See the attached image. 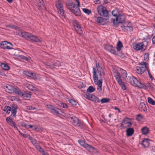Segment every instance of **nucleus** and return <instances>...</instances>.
I'll use <instances>...</instances> for the list:
<instances>
[{"instance_id":"f257e3e1","label":"nucleus","mask_w":155,"mask_h":155,"mask_svg":"<svg viewBox=\"0 0 155 155\" xmlns=\"http://www.w3.org/2000/svg\"><path fill=\"white\" fill-rule=\"evenodd\" d=\"M93 79L94 82L97 85V90L100 92H102V80L101 76L104 74V70L99 65V63L96 64V68H93Z\"/></svg>"},{"instance_id":"f03ea898","label":"nucleus","mask_w":155,"mask_h":155,"mask_svg":"<svg viewBox=\"0 0 155 155\" xmlns=\"http://www.w3.org/2000/svg\"><path fill=\"white\" fill-rule=\"evenodd\" d=\"M77 2V4L75 5V4L71 1H68L66 2V6L71 12L76 16L81 15V11L79 8L80 6V2L79 0H74Z\"/></svg>"},{"instance_id":"7ed1b4c3","label":"nucleus","mask_w":155,"mask_h":155,"mask_svg":"<svg viewBox=\"0 0 155 155\" xmlns=\"http://www.w3.org/2000/svg\"><path fill=\"white\" fill-rule=\"evenodd\" d=\"M17 34L20 37L25 38L32 42H40L41 41L40 39L37 36L25 32L19 31H18Z\"/></svg>"},{"instance_id":"20e7f679","label":"nucleus","mask_w":155,"mask_h":155,"mask_svg":"<svg viewBox=\"0 0 155 155\" xmlns=\"http://www.w3.org/2000/svg\"><path fill=\"white\" fill-rule=\"evenodd\" d=\"M55 6L58 10V14L60 17L63 18L65 17L62 0H57L55 2Z\"/></svg>"},{"instance_id":"39448f33","label":"nucleus","mask_w":155,"mask_h":155,"mask_svg":"<svg viewBox=\"0 0 155 155\" xmlns=\"http://www.w3.org/2000/svg\"><path fill=\"white\" fill-rule=\"evenodd\" d=\"M129 82L132 85L134 86H137L140 88H146V87H145L143 83H141L133 76L132 75L130 77L129 76Z\"/></svg>"},{"instance_id":"423d86ee","label":"nucleus","mask_w":155,"mask_h":155,"mask_svg":"<svg viewBox=\"0 0 155 155\" xmlns=\"http://www.w3.org/2000/svg\"><path fill=\"white\" fill-rule=\"evenodd\" d=\"M112 15L115 17V19H113V22L115 25H117L120 23L122 22L123 20H121L123 16L121 15L117 9H115L112 12Z\"/></svg>"},{"instance_id":"0eeeda50","label":"nucleus","mask_w":155,"mask_h":155,"mask_svg":"<svg viewBox=\"0 0 155 155\" xmlns=\"http://www.w3.org/2000/svg\"><path fill=\"white\" fill-rule=\"evenodd\" d=\"M66 116L69 119L74 125L78 127L80 126L81 122L78 118L74 116L71 113L67 114Z\"/></svg>"},{"instance_id":"6e6552de","label":"nucleus","mask_w":155,"mask_h":155,"mask_svg":"<svg viewBox=\"0 0 155 155\" xmlns=\"http://www.w3.org/2000/svg\"><path fill=\"white\" fill-rule=\"evenodd\" d=\"M114 75L118 83L121 87L122 89L123 90H126V88L125 85L124 83L121 81L120 74L117 70H114Z\"/></svg>"},{"instance_id":"1a4fd4ad","label":"nucleus","mask_w":155,"mask_h":155,"mask_svg":"<svg viewBox=\"0 0 155 155\" xmlns=\"http://www.w3.org/2000/svg\"><path fill=\"white\" fill-rule=\"evenodd\" d=\"M78 142L81 146L85 148L90 152L94 150H96V149L94 147H93L90 145L86 143L85 142L82 140H79Z\"/></svg>"},{"instance_id":"9d476101","label":"nucleus","mask_w":155,"mask_h":155,"mask_svg":"<svg viewBox=\"0 0 155 155\" xmlns=\"http://www.w3.org/2000/svg\"><path fill=\"white\" fill-rule=\"evenodd\" d=\"M97 10L98 13L101 16L107 17L108 15V12L101 5H99L97 7Z\"/></svg>"},{"instance_id":"9b49d317","label":"nucleus","mask_w":155,"mask_h":155,"mask_svg":"<svg viewBox=\"0 0 155 155\" xmlns=\"http://www.w3.org/2000/svg\"><path fill=\"white\" fill-rule=\"evenodd\" d=\"M133 47L134 49L137 51H144L146 49V47L143 42L134 44H133Z\"/></svg>"},{"instance_id":"f8f14e48","label":"nucleus","mask_w":155,"mask_h":155,"mask_svg":"<svg viewBox=\"0 0 155 155\" xmlns=\"http://www.w3.org/2000/svg\"><path fill=\"white\" fill-rule=\"evenodd\" d=\"M131 125V119L127 118H125L121 123V126L124 129L130 127Z\"/></svg>"},{"instance_id":"ddd939ff","label":"nucleus","mask_w":155,"mask_h":155,"mask_svg":"<svg viewBox=\"0 0 155 155\" xmlns=\"http://www.w3.org/2000/svg\"><path fill=\"white\" fill-rule=\"evenodd\" d=\"M84 96L86 98L91 101L97 102H100L99 98L92 94H87L84 95Z\"/></svg>"},{"instance_id":"4468645a","label":"nucleus","mask_w":155,"mask_h":155,"mask_svg":"<svg viewBox=\"0 0 155 155\" xmlns=\"http://www.w3.org/2000/svg\"><path fill=\"white\" fill-rule=\"evenodd\" d=\"M0 45L2 48L3 49H11L13 48V45L7 41H3L0 43Z\"/></svg>"},{"instance_id":"2eb2a0df","label":"nucleus","mask_w":155,"mask_h":155,"mask_svg":"<svg viewBox=\"0 0 155 155\" xmlns=\"http://www.w3.org/2000/svg\"><path fill=\"white\" fill-rule=\"evenodd\" d=\"M73 25L77 33L80 35H81L82 34L83 31L81 28L80 25L76 21L74 22Z\"/></svg>"},{"instance_id":"dca6fc26","label":"nucleus","mask_w":155,"mask_h":155,"mask_svg":"<svg viewBox=\"0 0 155 155\" xmlns=\"http://www.w3.org/2000/svg\"><path fill=\"white\" fill-rule=\"evenodd\" d=\"M45 64L47 66L48 68L53 69L54 68V66L59 67L61 65L60 62L58 61H57L54 64H50L49 63H46Z\"/></svg>"},{"instance_id":"f3484780","label":"nucleus","mask_w":155,"mask_h":155,"mask_svg":"<svg viewBox=\"0 0 155 155\" xmlns=\"http://www.w3.org/2000/svg\"><path fill=\"white\" fill-rule=\"evenodd\" d=\"M15 87H13L8 84L6 85L5 86L4 88L7 92L12 93L14 92Z\"/></svg>"},{"instance_id":"a211bd4d","label":"nucleus","mask_w":155,"mask_h":155,"mask_svg":"<svg viewBox=\"0 0 155 155\" xmlns=\"http://www.w3.org/2000/svg\"><path fill=\"white\" fill-rule=\"evenodd\" d=\"M104 48L106 50L113 54H115V48L112 45H107L105 46Z\"/></svg>"},{"instance_id":"6ab92c4d","label":"nucleus","mask_w":155,"mask_h":155,"mask_svg":"<svg viewBox=\"0 0 155 155\" xmlns=\"http://www.w3.org/2000/svg\"><path fill=\"white\" fill-rule=\"evenodd\" d=\"M146 70L147 71L146 68L143 67H137L135 70L136 72L139 74H142Z\"/></svg>"},{"instance_id":"aec40b11","label":"nucleus","mask_w":155,"mask_h":155,"mask_svg":"<svg viewBox=\"0 0 155 155\" xmlns=\"http://www.w3.org/2000/svg\"><path fill=\"white\" fill-rule=\"evenodd\" d=\"M13 119L7 117L6 118V121L11 126L16 128L17 130H18L16 127V124L12 120Z\"/></svg>"},{"instance_id":"412c9836","label":"nucleus","mask_w":155,"mask_h":155,"mask_svg":"<svg viewBox=\"0 0 155 155\" xmlns=\"http://www.w3.org/2000/svg\"><path fill=\"white\" fill-rule=\"evenodd\" d=\"M36 3L39 9H43L45 8V6L44 5V2L43 0H35Z\"/></svg>"},{"instance_id":"4be33fe9","label":"nucleus","mask_w":155,"mask_h":155,"mask_svg":"<svg viewBox=\"0 0 155 155\" xmlns=\"http://www.w3.org/2000/svg\"><path fill=\"white\" fill-rule=\"evenodd\" d=\"M141 144L144 148L148 147L150 144L149 139L147 138L144 139L143 140Z\"/></svg>"},{"instance_id":"5701e85b","label":"nucleus","mask_w":155,"mask_h":155,"mask_svg":"<svg viewBox=\"0 0 155 155\" xmlns=\"http://www.w3.org/2000/svg\"><path fill=\"white\" fill-rule=\"evenodd\" d=\"M35 147L36 149L38 150L42 155H49L48 153L45 151H44L43 149L41 148L39 146H37L35 145Z\"/></svg>"},{"instance_id":"b1692460","label":"nucleus","mask_w":155,"mask_h":155,"mask_svg":"<svg viewBox=\"0 0 155 155\" xmlns=\"http://www.w3.org/2000/svg\"><path fill=\"white\" fill-rule=\"evenodd\" d=\"M17 109V107H13L11 111L12 112V114L9 117H8V118H10L12 119H13L14 117H15L16 114Z\"/></svg>"},{"instance_id":"393cba45","label":"nucleus","mask_w":155,"mask_h":155,"mask_svg":"<svg viewBox=\"0 0 155 155\" xmlns=\"http://www.w3.org/2000/svg\"><path fill=\"white\" fill-rule=\"evenodd\" d=\"M23 74L28 77H32L34 79L36 78V77H35L34 75L35 74L32 72L28 71H24L23 72Z\"/></svg>"},{"instance_id":"a878e982","label":"nucleus","mask_w":155,"mask_h":155,"mask_svg":"<svg viewBox=\"0 0 155 155\" xmlns=\"http://www.w3.org/2000/svg\"><path fill=\"white\" fill-rule=\"evenodd\" d=\"M127 135L128 137L131 136L134 133V130L133 128H129L126 130Z\"/></svg>"},{"instance_id":"bb28decb","label":"nucleus","mask_w":155,"mask_h":155,"mask_svg":"<svg viewBox=\"0 0 155 155\" xmlns=\"http://www.w3.org/2000/svg\"><path fill=\"white\" fill-rule=\"evenodd\" d=\"M122 27L123 29L127 31L131 32L133 30V27L130 25H128L127 26L124 25Z\"/></svg>"},{"instance_id":"cd10ccee","label":"nucleus","mask_w":155,"mask_h":155,"mask_svg":"<svg viewBox=\"0 0 155 155\" xmlns=\"http://www.w3.org/2000/svg\"><path fill=\"white\" fill-rule=\"evenodd\" d=\"M141 131L143 134L147 135L149 132V130L147 127H144L141 129Z\"/></svg>"},{"instance_id":"c85d7f7f","label":"nucleus","mask_w":155,"mask_h":155,"mask_svg":"<svg viewBox=\"0 0 155 155\" xmlns=\"http://www.w3.org/2000/svg\"><path fill=\"white\" fill-rule=\"evenodd\" d=\"M13 93L18 94L19 96H22L23 95V93L17 87H15Z\"/></svg>"},{"instance_id":"c756f323","label":"nucleus","mask_w":155,"mask_h":155,"mask_svg":"<svg viewBox=\"0 0 155 155\" xmlns=\"http://www.w3.org/2000/svg\"><path fill=\"white\" fill-rule=\"evenodd\" d=\"M139 109L141 111H145L146 110L145 104L144 103H141L139 106Z\"/></svg>"},{"instance_id":"7c9ffc66","label":"nucleus","mask_w":155,"mask_h":155,"mask_svg":"<svg viewBox=\"0 0 155 155\" xmlns=\"http://www.w3.org/2000/svg\"><path fill=\"white\" fill-rule=\"evenodd\" d=\"M31 94L30 92L25 94L23 93V95L21 97L25 99H28L31 97Z\"/></svg>"},{"instance_id":"2f4dec72","label":"nucleus","mask_w":155,"mask_h":155,"mask_svg":"<svg viewBox=\"0 0 155 155\" xmlns=\"http://www.w3.org/2000/svg\"><path fill=\"white\" fill-rule=\"evenodd\" d=\"M95 20L97 22L103 25L104 24L103 22L105 19L101 17H97L95 18Z\"/></svg>"},{"instance_id":"473e14b6","label":"nucleus","mask_w":155,"mask_h":155,"mask_svg":"<svg viewBox=\"0 0 155 155\" xmlns=\"http://www.w3.org/2000/svg\"><path fill=\"white\" fill-rule=\"evenodd\" d=\"M2 110L6 112L7 114H9L11 110L12 109L10 107L7 106L5 107Z\"/></svg>"},{"instance_id":"72a5a7b5","label":"nucleus","mask_w":155,"mask_h":155,"mask_svg":"<svg viewBox=\"0 0 155 155\" xmlns=\"http://www.w3.org/2000/svg\"><path fill=\"white\" fill-rule=\"evenodd\" d=\"M123 47V45L120 41H119L117 45V49L118 51H119Z\"/></svg>"},{"instance_id":"f704fd0d","label":"nucleus","mask_w":155,"mask_h":155,"mask_svg":"<svg viewBox=\"0 0 155 155\" xmlns=\"http://www.w3.org/2000/svg\"><path fill=\"white\" fill-rule=\"evenodd\" d=\"M29 139L31 141V142L32 143L35 145H35H36L37 146H39L37 143V141L35 139H33L32 137L29 136L28 137Z\"/></svg>"},{"instance_id":"c9c22d12","label":"nucleus","mask_w":155,"mask_h":155,"mask_svg":"<svg viewBox=\"0 0 155 155\" xmlns=\"http://www.w3.org/2000/svg\"><path fill=\"white\" fill-rule=\"evenodd\" d=\"M1 68L5 70H8L9 69V67L6 64L2 63L1 64Z\"/></svg>"},{"instance_id":"e433bc0d","label":"nucleus","mask_w":155,"mask_h":155,"mask_svg":"<svg viewBox=\"0 0 155 155\" xmlns=\"http://www.w3.org/2000/svg\"><path fill=\"white\" fill-rule=\"evenodd\" d=\"M61 112V110L59 109H55V107L51 112L52 113L56 115H59L60 114V113Z\"/></svg>"},{"instance_id":"4c0bfd02","label":"nucleus","mask_w":155,"mask_h":155,"mask_svg":"<svg viewBox=\"0 0 155 155\" xmlns=\"http://www.w3.org/2000/svg\"><path fill=\"white\" fill-rule=\"evenodd\" d=\"M139 65H141V67H145L146 68L147 70H148V67L147 66V64L144 62H140L139 63Z\"/></svg>"},{"instance_id":"58836bf2","label":"nucleus","mask_w":155,"mask_h":155,"mask_svg":"<svg viewBox=\"0 0 155 155\" xmlns=\"http://www.w3.org/2000/svg\"><path fill=\"white\" fill-rule=\"evenodd\" d=\"M147 101L148 102L152 105H155V101L150 97L147 98Z\"/></svg>"},{"instance_id":"ea45409f","label":"nucleus","mask_w":155,"mask_h":155,"mask_svg":"<svg viewBox=\"0 0 155 155\" xmlns=\"http://www.w3.org/2000/svg\"><path fill=\"white\" fill-rule=\"evenodd\" d=\"M6 27L12 29H14L16 30L18 28V27L15 26L14 25L11 24L6 25Z\"/></svg>"},{"instance_id":"a19ab883","label":"nucleus","mask_w":155,"mask_h":155,"mask_svg":"<svg viewBox=\"0 0 155 155\" xmlns=\"http://www.w3.org/2000/svg\"><path fill=\"white\" fill-rule=\"evenodd\" d=\"M95 88L92 86H90L87 89V91L88 92L91 93L94 92L95 90Z\"/></svg>"},{"instance_id":"79ce46f5","label":"nucleus","mask_w":155,"mask_h":155,"mask_svg":"<svg viewBox=\"0 0 155 155\" xmlns=\"http://www.w3.org/2000/svg\"><path fill=\"white\" fill-rule=\"evenodd\" d=\"M82 10L84 13L87 14V15H89L91 13V10L88 9L83 8L82 9Z\"/></svg>"},{"instance_id":"37998d69","label":"nucleus","mask_w":155,"mask_h":155,"mask_svg":"<svg viewBox=\"0 0 155 155\" xmlns=\"http://www.w3.org/2000/svg\"><path fill=\"white\" fill-rule=\"evenodd\" d=\"M68 101L70 103L73 105L75 106L77 104V102L72 99H69Z\"/></svg>"},{"instance_id":"c03bdc74","label":"nucleus","mask_w":155,"mask_h":155,"mask_svg":"<svg viewBox=\"0 0 155 155\" xmlns=\"http://www.w3.org/2000/svg\"><path fill=\"white\" fill-rule=\"evenodd\" d=\"M47 107L49 109L50 111L51 112L53 110L55 107L53 106L50 104H48L47 105Z\"/></svg>"},{"instance_id":"a18cd8bd","label":"nucleus","mask_w":155,"mask_h":155,"mask_svg":"<svg viewBox=\"0 0 155 155\" xmlns=\"http://www.w3.org/2000/svg\"><path fill=\"white\" fill-rule=\"evenodd\" d=\"M122 76L123 78H126L127 77V74L126 71L123 69H122Z\"/></svg>"},{"instance_id":"49530a36","label":"nucleus","mask_w":155,"mask_h":155,"mask_svg":"<svg viewBox=\"0 0 155 155\" xmlns=\"http://www.w3.org/2000/svg\"><path fill=\"white\" fill-rule=\"evenodd\" d=\"M109 101V99L107 98H103L101 100V102L102 103H104L108 102Z\"/></svg>"},{"instance_id":"de8ad7c7","label":"nucleus","mask_w":155,"mask_h":155,"mask_svg":"<svg viewBox=\"0 0 155 155\" xmlns=\"http://www.w3.org/2000/svg\"><path fill=\"white\" fill-rule=\"evenodd\" d=\"M143 117L141 115L139 114L137 116L136 119L138 121H141L143 119Z\"/></svg>"},{"instance_id":"09e8293b","label":"nucleus","mask_w":155,"mask_h":155,"mask_svg":"<svg viewBox=\"0 0 155 155\" xmlns=\"http://www.w3.org/2000/svg\"><path fill=\"white\" fill-rule=\"evenodd\" d=\"M20 56L21 57V58L22 59H24L28 61H30V58H28L24 56Z\"/></svg>"},{"instance_id":"8fccbe9b","label":"nucleus","mask_w":155,"mask_h":155,"mask_svg":"<svg viewBox=\"0 0 155 155\" xmlns=\"http://www.w3.org/2000/svg\"><path fill=\"white\" fill-rule=\"evenodd\" d=\"M19 132V133L20 134H21L22 136H23V137L26 138L28 137V135L27 134H24L22 133H21V132L20 131H18Z\"/></svg>"},{"instance_id":"3c124183","label":"nucleus","mask_w":155,"mask_h":155,"mask_svg":"<svg viewBox=\"0 0 155 155\" xmlns=\"http://www.w3.org/2000/svg\"><path fill=\"white\" fill-rule=\"evenodd\" d=\"M38 128L39 127L38 126L36 125H33V127L32 128L33 130H37V129H38Z\"/></svg>"},{"instance_id":"603ef678","label":"nucleus","mask_w":155,"mask_h":155,"mask_svg":"<svg viewBox=\"0 0 155 155\" xmlns=\"http://www.w3.org/2000/svg\"><path fill=\"white\" fill-rule=\"evenodd\" d=\"M61 106L62 107H63L64 108H67V105L66 104H61Z\"/></svg>"},{"instance_id":"864d4df0","label":"nucleus","mask_w":155,"mask_h":155,"mask_svg":"<svg viewBox=\"0 0 155 155\" xmlns=\"http://www.w3.org/2000/svg\"><path fill=\"white\" fill-rule=\"evenodd\" d=\"M27 109L29 110H34L35 108V107H32L31 106H28L27 107Z\"/></svg>"},{"instance_id":"5fc2aeb1","label":"nucleus","mask_w":155,"mask_h":155,"mask_svg":"<svg viewBox=\"0 0 155 155\" xmlns=\"http://www.w3.org/2000/svg\"><path fill=\"white\" fill-rule=\"evenodd\" d=\"M21 125H22V127H25L26 128H28V125H26L24 122L22 123Z\"/></svg>"},{"instance_id":"6e6d98bb","label":"nucleus","mask_w":155,"mask_h":155,"mask_svg":"<svg viewBox=\"0 0 155 155\" xmlns=\"http://www.w3.org/2000/svg\"><path fill=\"white\" fill-rule=\"evenodd\" d=\"M94 3L95 4H98L100 3V0H95L94 1Z\"/></svg>"},{"instance_id":"4d7b16f0","label":"nucleus","mask_w":155,"mask_h":155,"mask_svg":"<svg viewBox=\"0 0 155 155\" xmlns=\"http://www.w3.org/2000/svg\"><path fill=\"white\" fill-rule=\"evenodd\" d=\"M149 55L148 54H145L144 55V58L147 59L148 58Z\"/></svg>"},{"instance_id":"13d9d810","label":"nucleus","mask_w":155,"mask_h":155,"mask_svg":"<svg viewBox=\"0 0 155 155\" xmlns=\"http://www.w3.org/2000/svg\"><path fill=\"white\" fill-rule=\"evenodd\" d=\"M152 41L153 43L154 44H155V36L153 38Z\"/></svg>"},{"instance_id":"bf43d9fd","label":"nucleus","mask_w":155,"mask_h":155,"mask_svg":"<svg viewBox=\"0 0 155 155\" xmlns=\"http://www.w3.org/2000/svg\"><path fill=\"white\" fill-rule=\"evenodd\" d=\"M147 72H148V74H149V76H150V78H151L152 76L151 75L150 72H149V71H148V70H147Z\"/></svg>"},{"instance_id":"052dcab7","label":"nucleus","mask_w":155,"mask_h":155,"mask_svg":"<svg viewBox=\"0 0 155 155\" xmlns=\"http://www.w3.org/2000/svg\"><path fill=\"white\" fill-rule=\"evenodd\" d=\"M114 108L116 110H118V111L119 112V113H120V110L118 109V108L116 107H115Z\"/></svg>"},{"instance_id":"680f3d73","label":"nucleus","mask_w":155,"mask_h":155,"mask_svg":"<svg viewBox=\"0 0 155 155\" xmlns=\"http://www.w3.org/2000/svg\"><path fill=\"white\" fill-rule=\"evenodd\" d=\"M29 127V128H32L33 127V125H28V127Z\"/></svg>"},{"instance_id":"e2e57ef3","label":"nucleus","mask_w":155,"mask_h":155,"mask_svg":"<svg viewBox=\"0 0 155 155\" xmlns=\"http://www.w3.org/2000/svg\"><path fill=\"white\" fill-rule=\"evenodd\" d=\"M7 1L10 3H12V0H7Z\"/></svg>"},{"instance_id":"0e129e2a","label":"nucleus","mask_w":155,"mask_h":155,"mask_svg":"<svg viewBox=\"0 0 155 155\" xmlns=\"http://www.w3.org/2000/svg\"><path fill=\"white\" fill-rule=\"evenodd\" d=\"M149 85L150 87L152 88L153 87V84H150Z\"/></svg>"},{"instance_id":"69168bd1","label":"nucleus","mask_w":155,"mask_h":155,"mask_svg":"<svg viewBox=\"0 0 155 155\" xmlns=\"http://www.w3.org/2000/svg\"><path fill=\"white\" fill-rule=\"evenodd\" d=\"M111 114H110V115H109V117H111Z\"/></svg>"},{"instance_id":"338daca9","label":"nucleus","mask_w":155,"mask_h":155,"mask_svg":"<svg viewBox=\"0 0 155 155\" xmlns=\"http://www.w3.org/2000/svg\"><path fill=\"white\" fill-rule=\"evenodd\" d=\"M58 104L59 106H60V104Z\"/></svg>"},{"instance_id":"774afa93","label":"nucleus","mask_w":155,"mask_h":155,"mask_svg":"<svg viewBox=\"0 0 155 155\" xmlns=\"http://www.w3.org/2000/svg\"><path fill=\"white\" fill-rule=\"evenodd\" d=\"M154 18L155 19V17H154Z\"/></svg>"}]
</instances>
